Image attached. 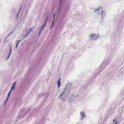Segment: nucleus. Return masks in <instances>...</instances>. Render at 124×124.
Masks as SVG:
<instances>
[{"label":"nucleus","mask_w":124,"mask_h":124,"mask_svg":"<svg viewBox=\"0 0 124 124\" xmlns=\"http://www.w3.org/2000/svg\"><path fill=\"white\" fill-rule=\"evenodd\" d=\"M20 9L19 10V11H18V13H19L20 11L21 10V8H22V6H21V5L20 6Z\"/></svg>","instance_id":"obj_29"},{"label":"nucleus","mask_w":124,"mask_h":124,"mask_svg":"<svg viewBox=\"0 0 124 124\" xmlns=\"http://www.w3.org/2000/svg\"><path fill=\"white\" fill-rule=\"evenodd\" d=\"M70 85H71V83H70Z\"/></svg>","instance_id":"obj_44"},{"label":"nucleus","mask_w":124,"mask_h":124,"mask_svg":"<svg viewBox=\"0 0 124 124\" xmlns=\"http://www.w3.org/2000/svg\"><path fill=\"white\" fill-rule=\"evenodd\" d=\"M66 96V95H65V96Z\"/></svg>","instance_id":"obj_46"},{"label":"nucleus","mask_w":124,"mask_h":124,"mask_svg":"<svg viewBox=\"0 0 124 124\" xmlns=\"http://www.w3.org/2000/svg\"><path fill=\"white\" fill-rule=\"evenodd\" d=\"M61 79L60 78L57 81V84L58 85V88H59L60 87L61 84L60 82Z\"/></svg>","instance_id":"obj_7"},{"label":"nucleus","mask_w":124,"mask_h":124,"mask_svg":"<svg viewBox=\"0 0 124 124\" xmlns=\"http://www.w3.org/2000/svg\"><path fill=\"white\" fill-rule=\"evenodd\" d=\"M18 17H17V16L16 17V20H18Z\"/></svg>","instance_id":"obj_37"},{"label":"nucleus","mask_w":124,"mask_h":124,"mask_svg":"<svg viewBox=\"0 0 124 124\" xmlns=\"http://www.w3.org/2000/svg\"><path fill=\"white\" fill-rule=\"evenodd\" d=\"M103 63L102 62L99 67V69H100L102 67Z\"/></svg>","instance_id":"obj_27"},{"label":"nucleus","mask_w":124,"mask_h":124,"mask_svg":"<svg viewBox=\"0 0 124 124\" xmlns=\"http://www.w3.org/2000/svg\"><path fill=\"white\" fill-rule=\"evenodd\" d=\"M115 124H117V122H116Z\"/></svg>","instance_id":"obj_39"},{"label":"nucleus","mask_w":124,"mask_h":124,"mask_svg":"<svg viewBox=\"0 0 124 124\" xmlns=\"http://www.w3.org/2000/svg\"><path fill=\"white\" fill-rule=\"evenodd\" d=\"M18 44H16V48L18 47Z\"/></svg>","instance_id":"obj_34"},{"label":"nucleus","mask_w":124,"mask_h":124,"mask_svg":"<svg viewBox=\"0 0 124 124\" xmlns=\"http://www.w3.org/2000/svg\"><path fill=\"white\" fill-rule=\"evenodd\" d=\"M6 38H6L5 39H4V43H5V41H6Z\"/></svg>","instance_id":"obj_36"},{"label":"nucleus","mask_w":124,"mask_h":124,"mask_svg":"<svg viewBox=\"0 0 124 124\" xmlns=\"http://www.w3.org/2000/svg\"><path fill=\"white\" fill-rule=\"evenodd\" d=\"M42 31H41L39 30V33H38V37H39V36L40 34H41V32Z\"/></svg>","instance_id":"obj_25"},{"label":"nucleus","mask_w":124,"mask_h":124,"mask_svg":"<svg viewBox=\"0 0 124 124\" xmlns=\"http://www.w3.org/2000/svg\"><path fill=\"white\" fill-rule=\"evenodd\" d=\"M9 97H8V96H7L5 101V104H6L9 98Z\"/></svg>","instance_id":"obj_17"},{"label":"nucleus","mask_w":124,"mask_h":124,"mask_svg":"<svg viewBox=\"0 0 124 124\" xmlns=\"http://www.w3.org/2000/svg\"><path fill=\"white\" fill-rule=\"evenodd\" d=\"M100 9V7H99V8H95L94 9V10L95 12H96L97 11L99 10Z\"/></svg>","instance_id":"obj_21"},{"label":"nucleus","mask_w":124,"mask_h":124,"mask_svg":"<svg viewBox=\"0 0 124 124\" xmlns=\"http://www.w3.org/2000/svg\"><path fill=\"white\" fill-rule=\"evenodd\" d=\"M29 32H28L27 31V32L25 34L24 36V38H25L27 37L29 34Z\"/></svg>","instance_id":"obj_18"},{"label":"nucleus","mask_w":124,"mask_h":124,"mask_svg":"<svg viewBox=\"0 0 124 124\" xmlns=\"http://www.w3.org/2000/svg\"><path fill=\"white\" fill-rule=\"evenodd\" d=\"M100 73L98 72L97 74H94L92 77V78L93 79L95 78L97 75L99 74Z\"/></svg>","instance_id":"obj_11"},{"label":"nucleus","mask_w":124,"mask_h":124,"mask_svg":"<svg viewBox=\"0 0 124 124\" xmlns=\"http://www.w3.org/2000/svg\"><path fill=\"white\" fill-rule=\"evenodd\" d=\"M105 11L104 10L101 11V16L102 19H103V18L105 16Z\"/></svg>","instance_id":"obj_8"},{"label":"nucleus","mask_w":124,"mask_h":124,"mask_svg":"<svg viewBox=\"0 0 124 124\" xmlns=\"http://www.w3.org/2000/svg\"><path fill=\"white\" fill-rule=\"evenodd\" d=\"M31 106H30L28 110L26 112V114H27L29 111L31 110Z\"/></svg>","instance_id":"obj_26"},{"label":"nucleus","mask_w":124,"mask_h":124,"mask_svg":"<svg viewBox=\"0 0 124 124\" xmlns=\"http://www.w3.org/2000/svg\"><path fill=\"white\" fill-rule=\"evenodd\" d=\"M48 18V16H47L45 19V21L44 22V24L46 25V22H47V20Z\"/></svg>","instance_id":"obj_13"},{"label":"nucleus","mask_w":124,"mask_h":124,"mask_svg":"<svg viewBox=\"0 0 124 124\" xmlns=\"http://www.w3.org/2000/svg\"><path fill=\"white\" fill-rule=\"evenodd\" d=\"M79 95V94H77V95H75V94H73L72 95V96H73L74 97H78Z\"/></svg>","instance_id":"obj_20"},{"label":"nucleus","mask_w":124,"mask_h":124,"mask_svg":"<svg viewBox=\"0 0 124 124\" xmlns=\"http://www.w3.org/2000/svg\"><path fill=\"white\" fill-rule=\"evenodd\" d=\"M77 15V16H78V15Z\"/></svg>","instance_id":"obj_42"},{"label":"nucleus","mask_w":124,"mask_h":124,"mask_svg":"<svg viewBox=\"0 0 124 124\" xmlns=\"http://www.w3.org/2000/svg\"><path fill=\"white\" fill-rule=\"evenodd\" d=\"M73 48L75 50L76 49V48Z\"/></svg>","instance_id":"obj_40"},{"label":"nucleus","mask_w":124,"mask_h":124,"mask_svg":"<svg viewBox=\"0 0 124 124\" xmlns=\"http://www.w3.org/2000/svg\"><path fill=\"white\" fill-rule=\"evenodd\" d=\"M124 91H121L119 94V96L121 97L124 94Z\"/></svg>","instance_id":"obj_14"},{"label":"nucleus","mask_w":124,"mask_h":124,"mask_svg":"<svg viewBox=\"0 0 124 124\" xmlns=\"http://www.w3.org/2000/svg\"><path fill=\"white\" fill-rule=\"evenodd\" d=\"M67 89V87H66L63 90V91L62 93H60L59 94V96L58 97L59 98H60L62 99V100L63 101H64V98H62V96L66 92H68V93H69V90H68L67 91H66V90Z\"/></svg>","instance_id":"obj_1"},{"label":"nucleus","mask_w":124,"mask_h":124,"mask_svg":"<svg viewBox=\"0 0 124 124\" xmlns=\"http://www.w3.org/2000/svg\"><path fill=\"white\" fill-rule=\"evenodd\" d=\"M108 61L107 60V61H106V62L105 64V66H106L108 63Z\"/></svg>","instance_id":"obj_28"},{"label":"nucleus","mask_w":124,"mask_h":124,"mask_svg":"<svg viewBox=\"0 0 124 124\" xmlns=\"http://www.w3.org/2000/svg\"><path fill=\"white\" fill-rule=\"evenodd\" d=\"M123 119V118L121 117L120 115H119L116 118L117 121L116 122H117V124L120 123Z\"/></svg>","instance_id":"obj_4"},{"label":"nucleus","mask_w":124,"mask_h":124,"mask_svg":"<svg viewBox=\"0 0 124 124\" xmlns=\"http://www.w3.org/2000/svg\"><path fill=\"white\" fill-rule=\"evenodd\" d=\"M71 97H72V99H73V100L75 99V97H74L73 96H72V95L71 96Z\"/></svg>","instance_id":"obj_33"},{"label":"nucleus","mask_w":124,"mask_h":124,"mask_svg":"<svg viewBox=\"0 0 124 124\" xmlns=\"http://www.w3.org/2000/svg\"><path fill=\"white\" fill-rule=\"evenodd\" d=\"M73 101V99H72V97H71L70 98L69 101H68L69 102H72Z\"/></svg>","instance_id":"obj_16"},{"label":"nucleus","mask_w":124,"mask_h":124,"mask_svg":"<svg viewBox=\"0 0 124 124\" xmlns=\"http://www.w3.org/2000/svg\"><path fill=\"white\" fill-rule=\"evenodd\" d=\"M22 113V112H20L19 113V114L18 115V116L19 117L20 116V115Z\"/></svg>","instance_id":"obj_32"},{"label":"nucleus","mask_w":124,"mask_h":124,"mask_svg":"<svg viewBox=\"0 0 124 124\" xmlns=\"http://www.w3.org/2000/svg\"><path fill=\"white\" fill-rule=\"evenodd\" d=\"M96 36V34L94 33H92L90 36V37H94Z\"/></svg>","instance_id":"obj_19"},{"label":"nucleus","mask_w":124,"mask_h":124,"mask_svg":"<svg viewBox=\"0 0 124 124\" xmlns=\"http://www.w3.org/2000/svg\"><path fill=\"white\" fill-rule=\"evenodd\" d=\"M46 25L43 24V25L39 29V30H40L42 31L44 29V28L45 26Z\"/></svg>","instance_id":"obj_10"},{"label":"nucleus","mask_w":124,"mask_h":124,"mask_svg":"<svg viewBox=\"0 0 124 124\" xmlns=\"http://www.w3.org/2000/svg\"><path fill=\"white\" fill-rule=\"evenodd\" d=\"M91 39H92V38H91Z\"/></svg>","instance_id":"obj_47"},{"label":"nucleus","mask_w":124,"mask_h":124,"mask_svg":"<svg viewBox=\"0 0 124 124\" xmlns=\"http://www.w3.org/2000/svg\"><path fill=\"white\" fill-rule=\"evenodd\" d=\"M73 46H70V48H69V49H72L73 48Z\"/></svg>","instance_id":"obj_30"},{"label":"nucleus","mask_w":124,"mask_h":124,"mask_svg":"<svg viewBox=\"0 0 124 124\" xmlns=\"http://www.w3.org/2000/svg\"><path fill=\"white\" fill-rule=\"evenodd\" d=\"M105 60H104V62H105Z\"/></svg>","instance_id":"obj_43"},{"label":"nucleus","mask_w":124,"mask_h":124,"mask_svg":"<svg viewBox=\"0 0 124 124\" xmlns=\"http://www.w3.org/2000/svg\"><path fill=\"white\" fill-rule=\"evenodd\" d=\"M63 0H59V5L57 8V13L59 14L61 10Z\"/></svg>","instance_id":"obj_2"},{"label":"nucleus","mask_w":124,"mask_h":124,"mask_svg":"<svg viewBox=\"0 0 124 124\" xmlns=\"http://www.w3.org/2000/svg\"><path fill=\"white\" fill-rule=\"evenodd\" d=\"M32 30V28H31V29H29L27 31L28 32H29V33H30V32Z\"/></svg>","instance_id":"obj_23"},{"label":"nucleus","mask_w":124,"mask_h":124,"mask_svg":"<svg viewBox=\"0 0 124 124\" xmlns=\"http://www.w3.org/2000/svg\"><path fill=\"white\" fill-rule=\"evenodd\" d=\"M19 13H18H18L17 14L16 16H17V17H18V15H19Z\"/></svg>","instance_id":"obj_31"},{"label":"nucleus","mask_w":124,"mask_h":124,"mask_svg":"<svg viewBox=\"0 0 124 124\" xmlns=\"http://www.w3.org/2000/svg\"><path fill=\"white\" fill-rule=\"evenodd\" d=\"M55 16V14H54V16H53V17H54V16Z\"/></svg>","instance_id":"obj_38"},{"label":"nucleus","mask_w":124,"mask_h":124,"mask_svg":"<svg viewBox=\"0 0 124 124\" xmlns=\"http://www.w3.org/2000/svg\"><path fill=\"white\" fill-rule=\"evenodd\" d=\"M21 40H17L16 41V42L17 43V44H18L19 42L21 41Z\"/></svg>","instance_id":"obj_24"},{"label":"nucleus","mask_w":124,"mask_h":124,"mask_svg":"<svg viewBox=\"0 0 124 124\" xmlns=\"http://www.w3.org/2000/svg\"><path fill=\"white\" fill-rule=\"evenodd\" d=\"M54 19L53 18V20L51 24L50 27V28H52L54 26Z\"/></svg>","instance_id":"obj_9"},{"label":"nucleus","mask_w":124,"mask_h":124,"mask_svg":"<svg viewBox=\"0 0 124 124\" xmlns=\"http://www.w3.org/2000/svg\"><path fill=\"white\" fill-rule=\"evenodd\" d=\"M12 43L11 42H10L9 43V44L8 45V46L9 47V48H10V51H9L10 52H11V50H12Z\"/></svg>","instance_id":"obj_12"},{"label":"nucleus","mask_w":124,"mask_h":124,"mask_svg":"<svg viewBox=\"0 0 124 124\" xmlns=\"http://www.w3.org/2000/svg\"><path fill=\"white\" fill-rule=\"evenodd\" d=\"M74 57V58H76L75 57Z\"/></svg>","instance_id":"obj_45"},{"label":"nucleus","mask_w":124,"mask_h":124,"mask_svg":"<svg viewBox=\"0 0 124 124\" xmlns=\"http://www.w3.org/2000/svg\"><path fill=\"white\" fill-rule=\"evenodd\" d=\"M45 120H44V118L42 117L40 119L39 122L37 124H45Z\"/></svg>","instance_id":"obj_6"},{"label":"nucleus","mask_w":124,"mask_h":124,"mask_svg":"<svg viewBox=\"0 0 124 124\" xmlns=\"http://www.w3.org/2000/svg\"><path fill=\"white\" fill-rule=\"evenodd\" d=\"M115 119H114V120H113V122H115Z\"/></svg>","instance_id":"obj_41"},{"label":"nucleus","mask_w":124,"mask_h":124,"mask_svg":"<svg viewBox=\"0 0 124 124\" xmlns=\"http://www.w3.org/2000/svg\"><path fill=\"white\" fill-rule=\"evenodd\" d=\"M16 84V82H15L14 83H13L12 84V87L11 88V90L8 93L7 96H8V97H9L12 91L13 90H14L15 88V87Z\"/></svg>","instance_id":"obj_3"},{"label":"nucleus","mask_w":124,"mask_h":124,"mask_svg":"<svg viewBox=\"0 0 124 124\" xmlns=\"http://www.w3.org/2000/svg\"><path fill=\"white\" fill-rule=\"evenodd\" d=\"M11 52L9 51V54L8 56L7 57V59H8L9 57Z\"/></svg>","instance_id":"obj_22"},{"label":"nucleus","mask_w":124,"mask_h":124,"mask_svg":"<svg viewBox=\"0 0 124 124\" xmlns=\"http://www.w3.org/2000/svg\"><path fill=\"white\" fill-rule=\"evenodd\" d=\"M80 114L81 116L80 117L81 119L83 120L84 118L86 117V116L85 115V112L83 111H81L80 112Z\"/></svg>","instance_id":"obj_5"},{"label":"nucleus","mask_w":124,"mask_h":124,"mask_svg":"<svg viewBox=\"0 0 124 124\" xmlns=\"http://www.w3.org/2000/svg\"><path fill=\"white\" fill-rule=\"evenodd\" d=\"M13 31H12L8 35V36L7 37V38L13 32Z\"/></svg>","instance_id":"obj_35"},{"label":"nucleus","mask_w":124,"mask_h":124,"mask_svg":"<svg viewBox=\"0 0 124 124\" xmlns=\"http://www.w3.org/2000/svg\"><path fill=\"white\" fill-rule=\"evenodd\" d=\"M99 35L98 34L97 35V36L95 38H94L93 39V40H96L98 39L99 37Z\"/></svg>","instance_id":"obj_15"}]
</instances>
